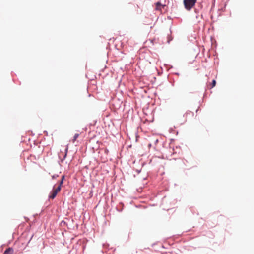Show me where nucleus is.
<instances>
[{
	"label": "nucleus",
	"instance_id": "nucleus-3",
	"mask_svg": "<svg viewBox=\"0 0 254 254\" xmlns=\"http://www.w3.org/2000/svg\"><path fill=\"white\" fill-rule=\"evenodd\" d=\"M14 250L12 248H7L3 254H13Z\"/></svg>",
	"mask_w": 254,
	"mask_h": 254
},
{
	"label": "nucleus",
	"instance_id": "nucleus-9",
	"mask_svg": "<svg viewBox=\"0 0 254 254\" xmlns=\"http://www.w3.org/2000/svg\"><path fill=\"white\" fill-rule=\"evenodd\" d=\"M64 176H62V179H61V180H63V181H64Z\"/></svg>",
	"mask_w": 254,
	"mask_h": 254
},
{
	"label": "nucleus",
	"instance_id": "nucleus-1",
	"mask_svg": "<svg viewBox=\"0 0 254 254\" xmlns=\"http://www.w3.org/2000/svg\"><path fill=\"white\" fill-rule=\"evenodd\" d=\"M196 2V0H184L185 7L188 10H190Z\"/></svg>",
	"mask_w": 254,
	"mask_h": 254
},
{
	"label": "nucleus",
	"instance_id": "nucleus-8",
	"mask_svg": "<svg viewBox=\"0 0 254 254\" xmlns=\"http://www.w3.org/2000/svg\"><path fill=\"white\" fill-rule=\"evenodd\" d=\"M63 180H61V181L60 182V184L59 185V186H60L61 188V185L63 184Z\"/></svg>",
	"mask_w": 254,
	"mask_h": 254
},
{
	"label": "nucleus",
	"instance_id": "nucleus-7",
	"mask_svg": "<svg viewBox=\"0 0 254 254\" xmlns=\"http://www.w3.org/2000/svg\"><path fill=\"white\" fill-rule=\"evenodd\" d=\"M67 151H68V148L66 147L65 149V154L64 155V159H65L66 156V155H67Z\"/></svg>",
	"mask_w": 254,
	"mask_h": 254
},
{
	"label": "nucleus",
	"instance_id": "nucleus-5",
	"mask_svg": "<svg viewBox=\"0 0 254 254\" xmlns=\"http://www.w3.org/2000/svg\"><path fill=\"white\" fill-rule=\"evenodd\" d=\"M161 4L159 2H157L156 3V9L159 10L160 9V7H161Z\"/></svg>",
	"mask_w": 254,
	"mask_h": 254
},
{
	"label": "nucleus",
	"instance_id": "nucleus-4",
	"mask_svg": "<svg viewBox=\"0 0 254 254\" xmlns=\"http://www.w3.org/2000/svg\"><path fill=\"white\" fill-rule=\"evenodd\" d=\"M79 134H78V133L75 134L73 137V138L72 140V142L73 143H74L75 141L76 140L77 138L79 137Z\"/></svg>",
	"mask_w": 254,
	"mask_h": 254
},
{
	"label": "nucleus",
	"instance_id": "nucleus-2",
	"mask_svg": "<svg viewBox=\"0 0 254 254\" xmlns=\"http://www.w3.org/2000/svg\"><path fill=\"white\" fill-rule=\"evenodd\" d=\"M60 186H58L56 189H54L51 192V194L49 195V198L53 199L55 198L57 193L60 191Z\"/></svg>",
	"mask_w": 254,
	"mask_h": 254
},
{
	"label": "nucleus",
	"instance_id": "nucleus-6",
	"mask_svg": "<svg viewBox=\"0 0 254 254\" xmlns=\"http://www.w3.org/2000/svg\"><path fill=\"white\" fill-rule=\"evenodd\" d=\"M216 85V81L215 80H213L212 82V86L211 87V88H213Z\"/></svg>",
	"mask_w": 254,
	"mask_h": 254
}]
</instances>
